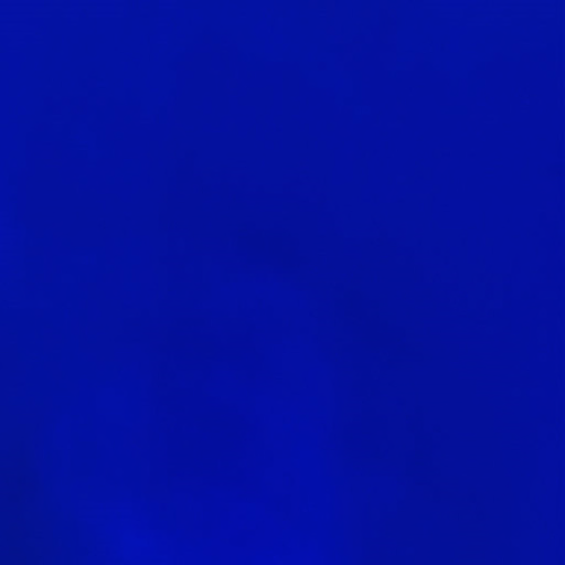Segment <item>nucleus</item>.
<instances>
[{
  "label": "nucleus",
  "instance_id": "f257e3e1",
  "mask_svg": "<svg viewBox=\"0 0 565 565\" xmlns=\"http://www.w3.org/2000/svg\"><path fill=\"white\" fill-rule=\"evenodd\" d=\"M248 498H252V486H248Z\"/></svg>",
  "mask_w": 565,
  "mask_h": 565
},
{
  "label": "nucleus",
  "instance_id": "f03ea898",
  "mask_svg": "<svg viewBox=\"0 0 565 565\" xmlns=\"http://www.w3.org/2000/svg\"><path fill=\"white\" fill-rule=\"evenodd\" d=\"M248 498H252V486H248Z\"/></svg>",
  "mask_w": 565,
  "mask_h": 565
},
{
  "label": "nucleus",
  "instance_id": "7ed1b4c3",
  "mask_svg": "<svg viewBox=\"0 0 565 565\" xmlns=\"http://www.w3.org/2000/svg\"><path fill=\"white\" fill-rule=\"evenodd\" d=\"M248 498H252V486H248Z\"/></svg>",
  "mask_w": 565,
  "mask_h": 565
},
{
  "label": "nucleus",
  "instance_id": "20e7f679",
  "mask_svg": "<svg viewBox=\"0 0 565 565\" xmlns=\"http://www.w3.org/2000/svg\"><path fill=\"white\" fill-rule=\"evenodd\" d=\"M248 498H252V486H248Z\"/></svg>",
  "mask_w": 565,
  "mask_h": 565
},
{
  "label": "nucleus",
  "instance_id": "39448f33",
  "mask_svg": "<svg viewBox=\"0 0 565 565\" xmlns=\"http://www.w3.org/2000/svg\"><path fill=\"white\" fill-rule=\"evenodd\" d=\"M248 498H252V486H248Z\"/></svg>",
  "mask_w": 565,
  "mask_h": 565
},
{
  "label": "nucleus",
  "instance_id": "423d86ee",
  "mask_svg": "<svg viewBox=\"0 0 565 565\" xmlns=\"http://www.w3.org/2000/svg\"><path fill=\"white\" fill-rule=\"evenodd\" d=\"M248 334H252V327H248Z\"/></svg>",
  "mask_w": 565,
  "mask_h": 565
},
{
  "label": "nucleus",
  "instance_id": "0eeeda50",
  "mask_svg": "<svg viewBox=\"0 0 565 565\" xmlns=\"http://www.w3.org/2000/svg\"><path fill=\"white\" fill-rule=\"evenodd\" d=\"M248 334H252V327H248Z\"/></svg>",
  "mask_w": 565,
  "mask_h": 565
},
{
  "label": "nucleus",
  "instance_id": "6e6552de",
  "mask_svg": "<svg viewBox=\"0 0 565 565\" xmlns=\"http://www.w3.org/2000/svg\"><path fill=\"white\" fill-rule=\"evenodd\" d=\"M248 334H252V327H248Z\"/></svg>",
  "mask_w": 565,
  "mask_h": 565
},
{
  "label": "nucleus",
  "instance_id": "1a4fd4ad",
  "mask_svg": "<svg viewBox=\"0 0 565 565\" xmlns=\"http://www.w3.org/2000/svg\"><path fill=\"white\" fill-rule=\"evenodd\" d=\"M248 387H252V380H248Z\"/></svg>",
  "mask_w": 565,
  "mask_h": 565
},
{
  "label": "nucleus",
  "instance_id": "9d476101",
  "mask_svg": "<svg viewBox=\"0 0 565 565\" xmlns=\"http://www.w3.org/2000/svg\"><path fill=\"white\" fill-rule=\"evenodd\" d=\"M248 387H252V380H248Z\"/></svg>",
  "mask_w": 565,
  "mask_h": 565
},
{
  "label": "nucleus",
  "instance_id": "9b49d317",
  "mask_svg": "<svg viewBox=\"0 0 565 565\" xmlns=\"http://www.w3.org/2000/svg\"><path fill=\"white\" fill-rule=\"evenodd\" d=\"M248 387H252V380H248Z\"/></svg>",
  "mask_w": 565,
  "mask_h": 565
},
{
  "label": "nucleus",
  "instance_id": "f8f14e48",
  "mask_svg": "<svg viewBox=\"0 0 565 565\" xmlns=\"http://www.w3.org/2000/svg\"><path fill=\"white\" fill-rule=\"evenodd\" d=\"M248 407H252V399H248Z\"/></svg>",
  "mask_w": 565,
  "mask_h": 565
},
{
  "label": "nucleus",
  "instance_id": "ddd939ff",
  "mask_svg": "<svg viewBox=\"0 0 565 565\" xmlns=\"http://www.w3.org/2000/svg\"><path fill=\"white\" fill-rule=\"evenodd\" d=\"M248 407H252V399H248Z\"/></svg>",
  "mask_w": 565,
  "mask_h": 565
},
{
  "label": "nucleus",
  "instance_id": "4468645a",
  "mask_svg": "<svg viewBox=\"0 0 565 565\" xmlns=\"http://www.w3.org/2000/svg\"><path fill=\"white\" fill-rule=\"evenodd\" d=\"M248 407H252V399H248Z\"/></svg>",
  "mask_w": 565,
  "mask_h": 565
},
{
  "label": "nucleus",
  "instance_id": "2eb2a0df",
  "mask_svg": "<svg viewBox=\"0 0 565 565\" xmlns=\"http://www.w3.org/2000/svg\"><path fill=\"white\" fill-rule=\"evenodd\" d=\"M248 352H249V353L252 352V347H248Z\"/></svg>",
  "mask_w": 565,
  "mask_h": 565
},
{
  "label": "nucleus",
  "instance_id": "dca6fc26",
  "mask_svg": "<svg viewBox=\"0 0 565 565\" xmlns=\"http://www.w3.org/2000/svg\"><path fill=\"white\" fill-rule=\"evenodd\" d=\"M248 352H249V353L252 352V347H248Z\"/></svg>",
  "mask_w": 565,
  "mask_h": 565
}]
</instances>
